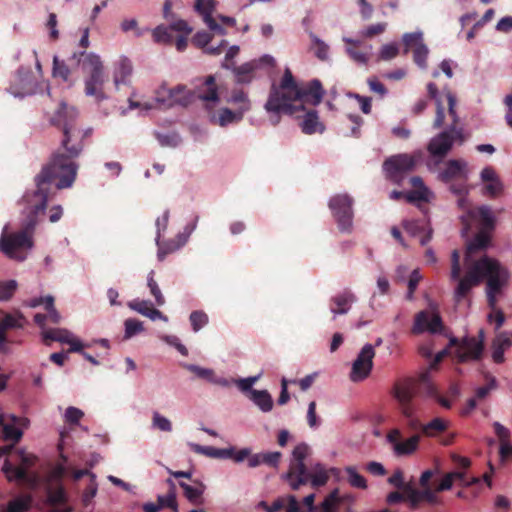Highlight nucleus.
<instances>
[{
	"label": "nucleus",
	"mask_w": 512,
	"mask_h": 512,
	"mask_svg": "<svg viewBox=\"0 0 512 512\" xmlns=\"http://www.w3.org/2000/svg\"><path fill=\"white\" fill-rule=\"evenodd\" d=\"M449 427V422L442 418H434L427 424L421 426V432L427 437H435L440 433L445 432Z\"/></svg>",
	"instance_id": "a19ab883"
},
{
	"label": "nucleus",
	"mask_w": 512,
	"mask_h": 512,
	"mask_svg": "<svg viewBox=\"0 0 512 512\" xmlns=\"http://www.w3.org/2000/svg\"><path fill=\"white\" fill-rule=\"evenodd\" d=\"M167 95L170 101L169 105L177 104L183 107L190 105L195 98L194 91L189 90L187 86L182 84L167 89Z\"/></svg>",
	"instance_id": "a878e982"
},
{
	"label": "nucleus",
	"mask_w": 512,
	"mask_h": 512,
	"mask_svg": "<svg viewBox=\"0 0 512 512\" xmlns=\"http://www.w3.org/2000/svg\"><path fill=\"white\" fill-rule=\"evenodd\" d=\"M72 335L69 330L63 328H50L42 331L43 341L46 345H49L52 341L66 344Z\"/></svg>",
	"instance_id": "ea45409f"
},
{
	"label": "nucleus",
	"mask_w": 512,
	"mask_h": 512,
	"mask_svg": "<svg viewBox=\"0 0 512 512\" xmlns=\"http://www.w3.org/2000/svg\"><path fill=\"white\" fill-rule=\"evenodd\" d=\"M484 331L481 329L476 337H464L457 345L455 351L459 363L478 361L482 358L484 351Z\"/></svg>",
	"instance_id": "ddd939ff"
},
{
	"label": "nucleus",
	"mask_w": 512,
	"mask_h": 512,
	"mask_svg": "<svg viewBox=\"0 0 512 512\" xmlns=\"http://www.w3.org/2000/svg\"><path fill=\"white\" fill-rule=\"evenodd\" d=\"M23 436V431L16 427V424L5 423L2 427V438L5 441H12L11 445H4L0 447V458L12 452L14 445L18 443Z\"/></svg>",
	"instance_id": "bb28decb"
},
{
	"label": "nucleus",
	"mask_w": 512,
	"mask_h": 512,
	"mask_svg": "<svg viewBox=\"0 0 512 512\" xmlns=\"http://www.w3.org/2000/svg\"><path fill=\"white\" fill-rule=\"evenodd\" d=\"M388 483L397 489L403 490L405 495L407 486H410L404 482V474L400 469L395 470V472L388 478Z\"/></svg>",
	"instance_id": "e2e57ef3"
},
{
	"label": "nucleus",
	"mask_w": 512,
	"mask_h": 512,
	"mask_svg": "<svg viewBox=\"0 0 512 512\" xmlns=\"http://www.w3.org/2000/svg\"><path fill=\"white\" fill-rule=\"evenodd\" d=\"M490 240H491L490 232L480 230L475 235L473 241L467 247V251H466V255H465L466 263L469 262V258L472 253L486 249L489 246Z\"/></svg>",
	"instance_id": "4c0bfd02"
},
{
	"label": "nucleus",
	"mask_w": 512,
	"mask_h": 512,
	"mask_svg": "<svg viewBox=\"0 0 512 512\" xmlns=\"http://www.w3.org/2000/svg\"><path fill=\"white\" fill-rule=\"evenodd\" d=\"M338 503V490H334L321 503V512H334Z\"/></svg>",
	"instance_id": "680f3d73"
},
{
	"label": "nucleus",
	"mask_w": 512,
	"mask_h": 512,
	"mask_svg": "<svg viewBox=\"0 0 512 512\" xmlns=\"http://www.w3.org/2000/svg\"><path fill=\"white\" fill-rule=\"evenodd\" d=\"M154 271H150L147 277V286L150 290L151 295L155 298V302L158 306H163L165 304V298L154 279Z\"/></svg>",
	"instance_id": "09e8293b"
},
{
	"label": "nucleus",
	"mask_w": 512,
	"mask_h": 512,
	"mask_svg": "<svg viewBox=\"0 0 512 512\" xmlns=\"http://www.w3.org/2000/svg\"><path fill=\"white\" fill-rule=\"evenodd\" d=\"M48 501L52 505H61L66 502V493L62 485L49 488L47 492Z\"/></svg>",
	"instance_id": "3c124183"
},
{
	"label": "nucleus",
	"mask_w": 512,
	"mask_h": 512,
	"mask_svg": "<svg viewBox=\"0 0 512 512\" xmlns=\"http://www.w3.org/2000/svg\"><path fill=\"white\" fill-rule=\"evenodd\" d=\"M53 76L59 77L63 81L67 82L69 80L71 70L69 66L64 62L60 61L56 56L53 59Z\"/></svg>",
	"instance_id": "603ef678"
},
{
	"label": "nucleus",
	"mask_w": 512,
	"mask_h": 512,
	"mask_svg": "<svg viewBox=\"0 0 512 512\" xmlns=\"http://www.w3.org/2000/svg\"><path fill=\"white\" fill-rule=\"evenodd\" d=\"M35 190L30 194L24 196V200L28 204L30 211L27 216L26 223L22 230L3 236L0 240V250L11 259L23 261L26 259V251L33 246L32 235L37 224V216L45 212L43 210L37 211L36 204L37 198Z\"/></svg>",
	"instance_id": "7ed1b4c3"
},
{
	"label": "nucleus",
	"mask_w": 512,
	"mask_h": 512,
	"mask_svg": "<svg viewBox=\"0 0 512 512\" xmlns=\"http://www.w3.org/2000/svg\"><path fill=\"white\" fill-rule=\"evenodd\" d=\"M250 398L263 412H269L273 407L272 397L266 390H253Z\"/></svg>",
	"instance_id": "37998d69"
},
{
	"label": "nucleus",
	"mask_w": 512,
	"mask_h": 512,
	"mask_svg": "<svg viewBox=\"0 0 512 512\" xmlns=\"http://www.w3.org/2000/svg\"><path fill=\"white\" fill-rule=\"evenodd\" d=\"M153 40L156 43H163L171 45L174 41V37L172 35V30L170 27H166L163 25L157 26L152 32Z\"/></svg>",
	"instance_id": "de8ad7c7"
},
{
	"label": "nucleus",
	"mask_w": 512,
	"mask_h": 512,
	"mask_svg": "<svg viewBox=\"0 0 512 512\" xmlns=\"http://www.w3.org/2000/svg\"><path fill=\"white\" fill-rule=\"evenodd\" d=\"M83 416L84 413L82 410L71 406L66 409L65 421L71 425H76L79 423Z\"/></svg>",
	"instance_id": "774afa93"
},
{
	"label": "nucleus",
	"mask_w": 512,
	"mask_h": 512,
	"mask_svg": "<svg viewBox=\"0 0 512 512\" xmlns=\"http://www.w3.org/2000/svg\"><path fill=\"white\" fill-rule=\"evenodd\" d=\"M402 40L405 46L404 53L407 54L412 50L414 62L420 68L425 69L427 67L429 50L424 44L423 34L421 32L406 33L403 35Z\"/></svg>",
	"instance_id": "dca6fc26"
},
{
	"label": "nucleus",
	"mask_w": 512,
	"mask_h": 512,
	"mask_svg": "<svg viewBox=\"0 0 512 512\" xmlns=\"http://www.w3.org/2000/svg\"><path fill=\"white\" fill-rule=\"evenodd\" d=\"M258 69V62H247L240 66H234L231 70L235 75V81L238 84H249L255 77Z\"/></svg>",
	"instance_id": "2f4dec72"
},
{
	"label": "nucleus",
	"mask_w": 512,
	"mask_h": 512,
	"mask_svg": "<svg viewBox=\"0 0 512 512\" xmlns=\"http://www.w3.org/2000/svg\"><path fill=\"white\" fill-rule=\"evenodd\" d=\"M192 329L194 332H198L208 323V315L201 310L193 311L189 317Z\"/></svg>",
	"instance_id": "864d4df0"
},
{
	"label": "nucleus",
	"mask_w": 512,
	"mask_h": 512,
	"mask_svg": "<svg viewBox=\"0 0 512 512\" xmlns=\"http://www.w3.org/2000/svg\"><path fill=\"white\" fill-rule=\"evenodd\" d=\"M32 505V497L20 495L8 502L6 512H27Z\"/></svg>",
	"instance_id": "c03bdc74"
},
{
	"label": "nucleus",
	"mask_w": 512,
	"mask_h": 512,
	"mask_svg": "<svg viewBox=\"0 0 512 512\" xmlns=\"http://www.w3.org/2000/svg\"><path fill=\"white\" fill-rule=\"evenodd\" d=\"M467 163L464 160L452 159L447 161L445 168L440 172V179L448 183L452 180H467Z\"/></svg>",
	"instance_id": "4be33fe9"
},
{
	"label": "nucleus",
	"mask_w": 512,
	"mask_h": 512,
	"mask_svg": "<svg viewBox=\"0 0 512 512\" xmlns=\"http://www.w3.org/2000/svg\"><path fill=\"white\" fill-rule=\"evenodd\" d=\"M465 182L466 181H463L462 183H459V184H452L450 186V190L452 193L456 194L457 196H459V200H458V204L460 207H464L465 204H466V195L468 194V190H467V187L465 185Z\"/></svg>",
	"instance_id": "69168bd1"
},
{
	"label": "nucleus",
	"mask_w": 512,
	"mask_h": 512,
	"mask_svg": "<svg viewBox=\"0 0 512 512\" xmlns=\"http://www.w3.org/2000/svg\"><path fill=\"white\" fill-rule=\"evenodd\" d=\"M77 110L61 102L50 119L51 125L63 133L60 149L54 152L50 160L35 176V196L37 211L43 210L55 194V190L70 188L76 180L78 164L75 159L83 150V140L90 136L91 130L77 126Z\"/></svg>",
	"instance_id": "f257e3e1"
},
{
	"label": "nucleus",
	"mask_w": 512,
	"mask_h": 512,
	"mask_svg": "<svg viewBox=\"0 0 512 512\" xmlns=\"http://www.w3.org/2000/svg\"><path fill=\"white\" fill-rule=\"evenodd\" d=\"M215 4V0H196L195 9L200 15L203 16L204 22L212 31L223 35L225 33L224 28L220 26L212 16L215 9Z\"/></svg>",
	"instance_id": "5701e85b"
},
{
	"label": "nucleus",
	"mask_w": 512,
	"mask_h": 512,
	"mask_svg": "<svg viewBox=\"0 0 512 512\" xmlns=\"http://www.w3.org/2000/svg\"><path fill=\"white\" fill-rule=\"evenodd\" d=\"M353 199L347 194H337L328 203L338 227L343 232H350L353 219Z\"/></svg>",
	"instance_id": "f8f14e48"
},
{
	"label": "nucleus",
	"mask_w": 512,
	"mask_h": 512,
	"mask_svg": "<svg viewBox=\"0 0 512 512\" xmlns=\"http://www.w3.org/2000/svg\"><path fill=\"white\" fill-rule=\"evenodd\" d=\"M17 78L21 82L20 90L10 87L11 93L15 96L23 97L33 93L32 73L29 70L19 69L17 72Z\"/></svg>",
	"instance_id": "e433bc0d"
},
{
	"label": "nucleus",
	"mask_w": 512,
	"mask_h": 512,
	"mask_svg": "<svg viewBox=\"0 0 512 512\" xmlns=\"http://www.w3.org/2000/svg\"><path fill=\"white\" fill-rule=\"evenodd\" d=\"M478 262H484L488 269L482 268L479 271L480 282L486 278V294L496 293L500 294L502 287L507 283L509 273L500 262L487 255L478 259Z\"/></svg>",
	"instance_id": "1a4fd4ad"
},
{
	"label": "nucleus",
	"mask_w": 512,
	"mask_h": 512,
	"mask_svg": "<svg viewBox=\"0 0 512 512\" xmlns=\"http://www.w3.org/2000/svg\"><path fill=\"white\" fill-rule=\"evenodd\" d=\"M442 328V320L438 314L430 315L427 311H421L415 316L412 332L414 334H420L424 331L437 333L440 332Z\"/></svg>",
	"instance_id": "6ab92c4d"
},
{
	"label": "nucleus",
	"mask_w": 512,
	"mask_h": 512,
	"mask_svg": "<svg viewBox=\"0 0 512 512\" xmlns=\"http://www.w3.org/2000/svg\"><path fill=\"white\" fill-rule=\"evenodd\" d=\"M422 380L427 384L426 394L429 397L434 398L442 407L450 409L452 406L451 401L438 394L436 387L428 379V371L425 372V374L422 377Z\"/></svg>",
	"instance_id": "49530a36"
},
{
	"label": "nucleus",
	"mask_w": 512,
	"mask_h": 512,
	"mask_svg": "<svg viewBox=\"0 0 512 512\" xmlns=\"http://www.w3.org/2000/svg\"><path fill=\"white\" fill-rule=\"evenodd\" d=\"M152 426L155 429H158L163 432H171L172 431V423L171 421L162 416L158 412H154L152 416Z\"/></svg>",
	"instance_id": "4d7b16f0"
},
{
	"label": "nucleus",
	"mask_w": 512,
	"mask_h": 512,
	"mask_svg": "<svg viewBox=\"0 0 512 512\" xmlns=\"http://www.w3.org/2000/svg\"><path fill=\"white\" fill-rule=\"evenodd\" d=\"M329 480V476L325 468L321 464H317L313 471L308 470L307 480L304 485L310 483L313 488L324 486Z\"/></svg>",
	"instance_id": "79ce46f5"
},
{
	"label": "nucleus",
	"mask_w": 512,
	"mask_h": 512,
	"mask_svg": "<svg viewBox=\"0 0 512 512\" xmlns=\"http://www.w3.org/2000/svg\"><path fill=\"white\" fill-rule=\"evenodd\" d=\"M179 485L183 489L184 496L191 503L195 505L202 504V495L205 490V486L202 483H197L196 485H189L185 482H180Z\"/></svg>",
	"instance_id": "58836bf2"
},
{
	"label": "nucleus",
	"mask_w": 512,
	"mask_h": 512,
	"mask_svg": "<svg viewBox=\"0 0 512 512\" xmlns=\"http://www.w3.org/2000/svg\"><path fill=\"white\" fill-rule=\"evenodd\" d=\"M424 374L425 372L417 380L407 378L394 385V397L399 402L400 411L404 417H410L413 413H416L417 409L413 404V399L419 388L423 386L427 392V384L422 380Z\"/></svg>",
	"instance_id": "0eeeda50"
},
{
	"label": "nucleus",
	"mask_w": 512,
	"mask_h": 512,
	"mask_svg": "<svg viewBox=\"0 0 512 512\" xmlns=\"http://www.w3.org/2000/svg\"><path fill=\"white\" fill-rule=\"evenodd\" d=\"M512 345V339L508 332H500L492 342V359L495 363L504 362V353Z\"/></svg>",
	"instance_id": "c85d7f7f"
},
{
	"label": "nucleus",
	"mask_w": 512,
	"mask_h": 512,
	"mask_svg": "<svg viewBox=\"0 0 512 512\" xmlns=\"http://www.w3.org/2000/svg\"><path fill=\"white\" fill-rule=\"evenodd\" d=\"M309 447L305 443L298 444L292 452V460L288 471L282 476L292 490H299L304 486L308 476V468L304 460L308 456Z\"/></svg>",
	"instance_id": "6e6552de"
},
{
	"label": "nucleus",
	"mask_w": 512,
	"mask_h": 512,
	"mask_svg": "<svg viewBox=\"0 0 512 512\" xmlns=\"http://www.w3.org/2000/svg\"><path fill=\"white\" fill-rule=\"evenodd\" d=\"M159 508H170L172 512H178L176 495L173 489H171L166 495L158 496Z\"/></svg>",
	"instance_id": "5fc2aeb1"
},
{
	"label": "nucleus",
	"mask_w": 512,
	"mask_h": 512,
	"mask_svg": "<svg viewBox=\"0 0 512 512\" xmlns=\"http://www.w3.org/2000/svg\"><path fill=\"white\" fill-rule=\"evenodd\" d=\"M304 115L299 123L301 130L304 134L322 133L325 126L319 120L318 112L314 109L304 110Z\"/></svg>",
	"instance_id": "cd10ccee"
},
{
	"label": "nucleus",
	"mask_w": 512,
	"mask_h": 512,
	"mask_svg": "<svg viewBox=\"0 0 512 512\" xmlns=\"http://www.w3.org/2000/svg\"><path fill=\"white\" fill-rule=\"evenodd\" d=\"M132 71V63L127 57H121L115 63L113 80L116 88H118L120 84H127Z\"/></svg>",
	"instance_id": "7c9ffc66"
},
{
	"label": "nucleus",
	"mask_w": 512,
	"mask_h": 512,
	"mask_svg": "<svg viewBox=\"0 0 512 512\" xmlns=\"http://www.w3.org/2000/svg\"><path fill=\"white\" fill-rule=\"evenodd\" d=\"M386 440L392 446L394 455L397 457H403L410 456L418 450L421 435L414 434L411 437L402 440L401 431L394 428L387 433Z\"/></svg>",
	"instance_id": "4468645a"
},
{
	"label": "nucleus",
	"mask_w": 512,
	"mask_h": 512,
	"mask_svg": "<svg viewBox=\"0 0 512 512\" xmlns=\"http://www.w3.org/2000/svg\"><path fill=\"white\" fill-rule=\"evenodd\" d=\"M195 97L205 102L207 109L212 107L219 101L218 85L214 75H208L203 82L195 86Z\"/></svg>",
	"instance_id": "f3484780"
},
{
	"label": "nucleus",
	"mask_w": 512,
	"mask_h": 512,
	"mask_svg": "<svg viewBox=\"0 0 512 512\" xmlns=\"http://www.w3.org/2000/svg\"><path fill=\"white\" fill-rule=\"evenodd\" d=\"M189 446L193 452L205 455L210 458L228 459L233 455V447L215 448L212 446H201L195 443H190Z\"/></svg>",
	"instance_id": "473e14b6"
},
{
	"label": "nucleus",
	"mask_w": 512,
	"mask_h": 512,
	"mask_svg": "<svg viewBox=\"0 0 512 512\" xmlns=\"http://www.w3.org/2000/svg\"><path fill=\"white\" fill-rule=\"evenodd\" d=\"M186 243V238L182 234H178L174 239H170L167 241L159 242L158 245V259L163 261L168 254H171L181 247H183Z\"/></svg>",
	"instance_id": "f704fd0d"
},
{
	"label": "nucleus",
	"mask_w": 512,
	"mask_h": 512,
	"mask_svg": "<svg viewBox=\"0 0 512 512\" xmlns=\"http://www.w3.org/2000/svg\"><path fill=\"white\" fill-rule=\"evenodd\" d=\"M488 269L484 262L474 261L468 268L465 276L460 278L461 266H460V253L458 250H453L451 254V273L450 277L452 280H458V285L455 290V297L457 300L466 297L472 287L480 284V269Z\"/></svg>",
	"instance_id": "423d86ee"
},
{
	"label": "nucleus",
	"mask_w": 512,
	"mask_h": 512,
	"mask_svg": "<svg viewBox=\"0 0 512 512\" xmlns=\"http://www.w3.org/2000/svg\"><path fill=\"white\" fill-rule=\"evenodd\" d=\"M503 190V184L501 180L498 178L494 181L488 182L483 187V194L488 195L490 197L498 196Z\"/></svg>",
	"instance_id": "0e129e2a"
},
{
	"label": "nucleus",
	"mask_w": 512,
	"mask_h": 512,
	"mask_svg": "<svg viewBox=\"0 0 512 512\" xmlns=\"http://www.w3.org/2000/svg\"><path fill=\"white\" fill-rule=\"evenodd\" d=\"M323 95L324 90L319 80H312L306 89H301L290 69L286 68L279 85H271L264 108L269 114L270 123L276 126L281 120V114L292 116L305 110L303 104H297L298 101L318 105Z\"/></svg>",
	"instance_id": "f03ea898"
},
{
	"label": "nucleus",
	"mask_w": 512,
	"mask_h": 512,
	"mask_svg": "<svg viewBox=\"0 0 512 512\" xmlns=\"http://www.w3.org/2000/svg\"><path fill=\"white\" fill-rule=\"evenodd\" d=\"M212 41V36L206 32V31H200L197 32L192 37V44L198 48H202L205 50V48L209 45V43Z\"/></svg>",
	"instance_id": "338daca9"
},
{
	"label": "nucleus",
	"mask_w": 512,
	"mask_h": 512,
	"mask_svg": "<svg viewBox=\"0 0 512 512\" xmlns=\"http://www.w3.org/2000/svg\"><path fill=\"white\" fill-rule=\"evenodd\" d=\"M209 110L210 122L221 127H226L229 124L238 123L244 117V115L236 109L231 110L227 107L221 108L217 111L211 109Z\"/></svg>",
	"instance_id": "b1692460"
},
{
	"label": "nucleus",
	"mask_w": 512,
	"mask_h": 512,
	"mask_svg": "<svg viewBox=\"0 0 512 512\" xmlns=\"http://www.w3.org/2000/svg\"><path fill=\"white\" fill-rule=\"evenodd\" d=\"M448 116L451 122L447 125L448 129L439 133L431 139L428 145V151L436 157H444L452 148L454 141L460 143L464 141L463 128L458 126L459 117L456 113V98L448 92Z\"/></svg>",
	"instance_id": "39448f33"
},
{
	"label": "nucleus",
	"mask_w": 512,
	"mask_h": 512,
	"mask_svg": "<svg viewBox=\"0 0 512 512\" xmlns=\"http://www.w3.org/2000/svg\"><path fill=\"white\" fill-rule=\"evenodd\" d=\"M17 289V282L15 280H8L0 282V300H9Z\"/></svg>",
	"instance_id": "13d9d810"
},
{
	"label": "nucleus",
	"mask_w": 512,
	"mask_h": 512,
	"mask_svg": "<svg viewBox=\"0 0 512 512\" xmlns=\"http://www.w3.org/2000/svg\"><path fill=\"white\" fill-rule=\"evenodd\" d=\"M46 314H47V320L53 324H59L62 320V317L60 313L56 310L54 306V297L51 295H48V298L46 299Z\"/></svg>",
	"instance_id": "6e6d98bb"
},
{
	"label": "nucleus",
	"mask_w": 512,
	"mask_h": 512,
	"mask_svg": "<svg viewBox=\"0 0 512 512\" xmlns=\"http://www.w3.org/2000/svg\"><path fill=\"white\" fill-rule=\"evenodd\" d=\"M343 41L348 45L346 48L347 55L357 64L366 65L371 57V45H366L363 48L362 42L360 40H355L352 38H343Z\"/></svg>",
	"instance_id": "412c9836"
},
{
	"label": "nucleus",
	"mask_w": 512,
	"mask_h": 512,
	"mask_svg": "<svg viewBox=\"0 0 512 512\" xmlns=\"http://www.w3.org/2000/svg\"><path fill=\"white\" fill-rule=\"evenodd\" d=\"M311 39L312 49L314 51L315 56L321 61L328 60L329 46L313 34L311 35Z\"/></svg>",
	"instance_id": "8fccbe9b"
},
{
	"label": "nucleus",
	"mask_w": 512,
	"mask_h": 512,
	"mask_svg": "<svg viewBox=\"0 0 512 512\" xmlns=\"http://www.w3.org/2000/svg\"><path fill=\"white\" fill-rule=\"evenodd\" d=\"M355 299L351 291L345 290L331 299L330 310L334 315L346 314Z\"/></svg>",
	"instance_id": "c756f323"
},
{
	"label": "nucleus",
	"mask_w": 512,
	"mask_h": 512,
	"mask_svg": "<svg viewBox=\"0 0 512 512\" xmlns=\"http://www.w3.org/2000/svg\"><path fill=\"white\" fill-rule=\"evenodd\" d=\"M406 500L409 502V506L413 510L417 509L421 502H427L431 505L441 504V499L437 496V492L435 489H431V487L418 490L412 486H407Z\"/></svg>",
	"instance_id": "a211bd4d"
},
{
	"label": "nucleus",
	"mask_w": 512,
	"mask_h": 512,
	"mask_svg": "<svg viewBox=\"0 0 512 512\" xmlns=\"http://www.w3.org/2000/svg\"><path fill=\"white\" fill-rule=\"evenodd\" d=\"M402 226L411 236H421L420 244L422 246L427 245L432 239L433 230L429 222L424 220H404Z\"/></svg>",
	"instance_id": "aec40b11"
},
{
	"label": "nucleus",
	"mask_w": 512,
	"mask_h": 512,
	"mask_svg": "<svg viewBox=\"0 0 512 512\" xmlns=\"http://www.w3.org/2000/svg\"><path fill=\"white\" fill-rule=\"evenodd\" d=\"M125 338H130L144 330L143 323L137 319L129 318L125 320Z\"/></svg>",
	"instance_id": "052dcab7"
},
{
	"label": "nucleus",
	"mask_w": 512,
	"mask_h": 512,
	"mask_svg": "<svg viewBox=\"0 0 512 512\" xmlns=\"http://www.w3.org/2000/svg\"><path fill=\"white\" fill-rule=\"evenodd\" d=\"M36 457L18 449L11 455L10 459H5L2 472L8 481H26L28 478V469L35 464Z\"/></svg>",
	"instance_id": "9b49d317"
},
{
	"label": "nucleus",
	"mask_w": 512,
	"mask_h": 512,
	"mask_svg": "<svg viewBox=\"0 0 512 512\" xmlns=\"http://www.w3.org/2000/svg\"><path fill=\"white\" fill-rule=\"evenodd\" d=\"M421 159V153L397 154L389 157L383 163L387 177L400 185L405 176L412 172Z\"/></svg>",
	"instance_id": "9d476101"
},
{
	"label": "nucleus",
	"mask_w": 512,
	"mask_h": 512,
	"mask_svg": "<svg viewBox=\"0 0 512 512\" xmlns=\"http://www.w3.org/2000/svg\"><path fill=\"white\" fill-rule=\"evenodd\" d=\"M345 472L347 474V482L354 488L358 489H366L367 481L366 479L357 472V469L354 466L345 467Z\"/></svg>",
	"instance_id": "a18cd8bd"
},
{
	"label": "nucleus",
	"mask_w": 512,
	"mask_h": 512,
	"mask_svg": "<svg viewBox=\"0 0 512 512\" xmlns=\"http://www.w3.org/2000/svg\"><path fill=\"white\" fill-rule=\"evenodd\" d=\"M374 357V347L371 344L364 345L352 364L350 379L353 382L363 381L370 375Z\"/></svg>",
	"instance_id": "2eb2a0df"
},
{
	"label": "nucleus",
	"mask_w": 512,
	"mask_h": 512,
	"mask_svg": "<svg viewBox=\"0 0 512 512\" xmlns=\"http://www.w3.org/2000/svg\"><path fill=\"white\" fill-rule=\"evenodd\" d=\"M70 61H73L76 65L81 64L83 72L88 74L85 79V94L95 97L97 101L104 100L106 95L103 86L106 76L100 57L93 53L81 52L79 54L74 53Z\"/></svg>",
	"instance_id": "20e7f679"
},
{
	"label": "nucleus",
	"mask_w": 512,
	"mask_h": 512,
	"mask_svg": "<svg viewBox=\"0 0 512 512\" xmlns=\"http://www.w3.org/2000/svg\"><path fill=\"white\" fill-rule=\"evenodd\" d=\"M184 367L194 373L198 378L205 379L209 382L210 380H214V372L211 369L202 368L194 364H185Z\"/></svg>",
	"instance_id": "bf43d9fd"
},
{
	"label": "nucleus",
	"mask_w": 512,
	"mask_h": 512,
	"mask_svg": "<svg viewBox=\"0 0 512 512\" xmlns=\"http://www.w3.org/2000/svg\"><path fill=\"white\" fill-rule=\"evenodd\" d=\"M226 101L236 106L235 109L243 115L251 109V101L248 94L243 89H233Z\"/></svg>",
	"instance_id": "72a5a7b5"
},
{
	"label": "nucleus",
	"mask_w": 512,
	"mask_h": 512,
	"mask_svg": "<svg viewBox=\"0 0 512 512\" xmlns=\"http://www.w3.org/2000/svg\"><path fill=\"white\" fill-rule=\"evenodd\" d=\"M22 319V315L14 316L12 314H6L0 320V351L7 341L6 332L10 329L21 328L23 326L21 322Z\"/></svg>",
	"instance_id": "c9c22d12"
},
{
	"label": "nucleus",
	"mask_w": 512,
	"mask_h": 512,
	"mask_svg": "<svg viewBox=\"0 0 512 512\" xmlns=\"http://www.w3.org/2000/svg\"><path fill=\"white\" fill-rule=\"evenodd\" d=\"M469 215L478 221L481 231L492 232L495 229L496 219L489 206L483 205L472 209Z\"/></svg>",
	"instance_id": "393cba45"
}]
</instances>
